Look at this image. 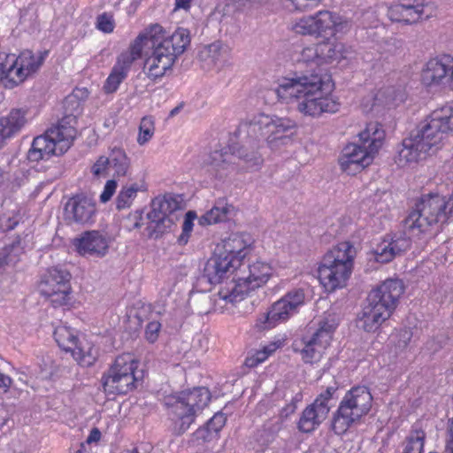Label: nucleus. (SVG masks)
Returning a JSON list of instances; mask_svg holds the SVG:
<instances>
[{
    "label": "nucleus",
    "instance_id": "f257e3e1",
    "mask_svg": "<svg viewBox=\"0 0 453 453\" xmlns=\"http://www.w3.org/2000/svg\"><path fill=\"white\" fill-rule=\"evenodd\" d=\"M307 70L291 79H284L275 89L282 103L296 102L297 111L304 116L319 117L322 113H334L340 104L328 96L333 89L331 77L323 73L318 45L303 49L298 58Z\"/></svg>",
    "mask_w": 453,
    "mask_h": 453
},
{
    "label": "nucleus",
    "instance_id": "f03ea898",
    "mask_svg": "<svg viewBox=\"0 0 453 453\" xmlns=\"http://www.w3.org/2000/svg\"><path fill=\"white\" fill-rule=\"evenodd\" d=\"M296 127V121L289 118L260 113L240 123L236 136L237 146L230 147L242 168L257 171L264 164L259 149L265 142L272 150L279 149L289 140L287 133Z\"/></svg>",
    "mask_w": 453,
    "mask_h": 453
},
{
    "label": "nucleus",
    "instance_id": "7ed1b4c3",
    "mask_svg": "<svg viewBox=\"0 0 453 453\" xmlns=\"http://www.w3.org/2000/svg\"><path fill=\"white\" fill-rule=\"evenodd\" d=\"M453 131V107L444 105L433 111L409 137L403 140L395 158L403 167L435 153L449 134Z\"/></svg>",
    "mask_w": 453,
    "mask_h": 453
},
{
    "label": "nucleus",
    "instance_id": "20e7f679",
    "mask_svg": "<svg viewBox=\"0 0 453 453\" xmlns=\"http://www.w3.org/2000/svg\"><path fill=\"white\" fill-rule=\"evenodd\" d=\"M140 37H142L140 42L142 50L144 41L151 43L152 52L144 63L148 77L151 80L162 78L168 71H171L177 58L190 44L188 29L179 27L173 35L165 36L163 27L158 24L151 25L136 38Z\"/></svg>",
    "mask_w": 453,
    "mask_h": 453
},
{
    "label": "nucleus",
    "instance_id": "39448f33",
    "mask_svg": "<svg viewBox=\"0 0 453 453\" xmlns=\"http://www.w3.org/2000/svg\"><path fill=\"white\" fill-rule=\"evenodd\" d=\"M453 217V194L449 197L439 194L421 196L415 209L404 220V228L413 236L430 233L438 224H444Z\"/></svg>",
    "mask_w": 453,
    "mask_h": 453
},
{
    "label": "nucleus",
    "instance_id": "423d86ee",
    "mask_svg": "<svg viewBox=\"0 0 453 453\" xmlns=\"http://www.w3.org/2000/svg\"><path fill=\"white\" fill-rule=\"evenodd\" d=\"M385 131L377 123H370L359 134L357 143L347 144L339 157L338 162L341 169L349 175H355L370 165L375 154L383 144Z\"/></svg>",
    "mask_w": 453,
    "mask_h": 453
},
{
    "label": "nucleus",
    "instance_id": "0eeeda50",
    "mask_svg": "<svg viewBox=\"0 0 453 453\" xmlns=\"http://www.w3.org/2000/svg\"><path fill=\"white\" fill-rule=\"evenodd\" d=\"M356 250L349 242H342L323 257L319 267V280L327 291L343 288L349 278Z\"/></svg>",
    "mask_w": 453,
    "mask_h": 453
},
{
    "label": "nucleus",
    "instance_id": "6e6552de",
    "mask_svg": "<svg viewBox=\"0 0 453 453\" xmlns=\"http://www.w3.org/2000/svg\"><path fill=\"white\" fill-rule=\"evenodd\" d=\"M247 268L249 271L247 276H240L237 280L234 278L220 288L215 299L217 310L223 312L224 309H227L228 304L234 306L242 301L251 290L266 283L273 272L269 264L259 260L248 265Z\"/></svg>",
    "mask_w": 453,
    "mask_h": 453
},
{
    "label": "nucleus",
    "instance_id": "1a4fd4ad",
    "mask_svg": "<svg viewBox=\"0 0 453 453\" xmlns=\"http://www.w3.org/2000/svg\"><path fill=\"white\" fill-rule=\"evenodd\" d=\"M73 116L63 118L58 123L47 130L44 134L35 137L27 152L30 162H38L50 158L51 156H60L72 146L77 131L72 126Z\"/></svg>",
    "mask_w": 453,
    "mask_h": 453
},
{
    "label": "nucleus",
    "instance_id": "9d476101",
    "mask_svg": "<svg viewBox=\"0 0 453 453\" xmlns=\"http://www.w3.org/2000/svg\"><path fill=\"white\" fill-rule=\"evenodd\" d=\"M372 395L365 386L351 388L342 399L337 411L333 415V430L341 434L354 423L368 414L372 405Z\"/></svg>",
    "mask_w": 453,
    "mask_h": 453
},
{
    "label": "nucleus",
    "instance_id": "9b49d317",
    "mask_svg": "<svg viewBox=\"0 0 453 453\" xmlns=\"http://www.w3.org/2000/svg\"><path fill=\"white\" fill-rule=\"evenodd\" d=\"M210 400V392L206 388L181 392L170 406L173 433L176 435L184 434L194 422L197 412L207 406Z\"/></svg>",
    "mask_w": 453,
    "mask_h": 453
},
{
    "label": "nucleus",
    "instance_id": "f8f14e48",
    "mask_svg": "<svg viewBox=\"0 0 453 453\" xmlns=\"http://www.w3.org/2000/svg\"><path fill=\"white\" fill-rule=\"evenodd\" d=\"M138 361L129 353L119 356L103 376L104 391L108 395H125L136 388L142 379L138 371Z\"/></svg>",
    "mask_w": 453,
    "mask_h": 453
},
{
    "label": "nucleus",
    "instance_id": "ddd939ff",
    "mask_svg": "<svg viewBox=\"0 0 453 453\" xmlns=\"http://www.w3.org/2000/svg\"><path fill=\"white\" fill-rule=\"evenodd\" d=\"M72 274L61 265L52 266L41 276L37 288L41 296L48 299L52 306L60 307L69 303Z\"/></svg>",
    "mask_w": 453,
    "mask_h": 453
},
{
    "label": "nucleus",
    "instance_id": "4468645a",
    "mask_svg": "<svg viewBox=\"0 0 453 453\" xmlns=\"http://www.w3.org/2000/svg\"><path fill=\"white\" fill-rule=\"evenodd\" d=\"M304 299L305 295L303 289L288 292L280 300L273 303L267 312L257 318L256 326L259 330H265L287 321L297 312L298 308L304 303Z\"/></svg>",
    "mask_w": 453,
    "mask_h": 453
},
{
    "label": "nucleus",
    "instance_id": "2eb2a0df",
    "mask_svg": "<svg viewBox=\"0 0 453 453\" xmlns=\"http://www.w3.org/2000/svg\"><path fill=\"white\" fill-rule=\"evenodd\" d=\"M48 51H39L35 54L32 50H26L19 56L8 53L9 64L14 71V78L9 76L6 81V89H12L22 84L30 75L35 73L42 65Z\"/></svg>",
    "mask_w": 453,
    "mask_h": 453
},
{
    "label": "nucleus",
    "instance_id": "dca6fc26",
    "mask_svg": "<svg viewBox=\"0 0 453 453\" xmlns=\"http://www.w3.org/2000/svg\"><path fill=\"white\" fill-rule=\"evenodd\" d=\"M341 26L342 17L325 10L300 19L294 29L302 35H334Z\"/></svg>",
    "mask_w": 453,
    "mask_h": 453
},
{
    "label": "nucleus",
    "instance_id": "f3484780",
    "mask_svg": "<svg viewBox=\"0 0 453 453\" xmlns=\"http://www.w3.org/2000/svg\"><path fill=\"white\" fill-rule=\"evenodd\" d=\"M421 81L426 87L453 88V58L445 55L428 60L422 70Z\"/></svg>",
    "mask_w": 453,
    "mask_h": 453
},
{
    "label": "nucleus",
    "instance_id": "a211bd4d",
    "mask_svg": "<svg viewBox=\"0 0 453 453\" xmlns=\"http://www.w3.org/2000/svg\"><path fill=\"white\" fill-rule=\"evenodd\" d=\"M141 39L135 38L127 50L122 52L117 58L116 64L105 81L104 90L107 94L115 92L119 84L127 78L133 63L141 58Z\"/></svg>",
    "mask_w": 453,
    "mask_h": 453
},
{
    "label": "nucleus",
    "instance_id": "6ab92c4d",
    "mask_svg": "<svg viewBox=\"0 0 453 453\" xmlns=\"http://www.w3.org/2000/svg\"><path fill=\"white\" fill-rule=\"evenodd\" d=\"M334 329L335 324L333 320L319 321L318 329L308 341L304 342V347L301 350L302 358L305 363L313 364L320 360L324 350L331 342Z\"/></svg>",
    "mask_w": 453,
    "mask_h": 453
},
{
    "label": "nucleus",
    "instance_id": "aec40b11",
    "mask_svg": "<svg viewBox=\"0 0 453 453\" xmlns=\"http://www.w3.org/2000/svg\"><path fill=\"white\" fill-rule=\"evenodd\" d=\"M403 291L404 286L402 280L388 279L368 294L367 301L375 302L380 304L384 311L392 314Z\"/></svg>",
    "mask_w": 453,
    "mask_h": 453
},
{
    "label": "nucleus",
    "instance_id": "412c9836",
    "mask_svg": "<svg viewBox=\"0 0 453 453\" xmlns=\"http://www.w3.org/2000/svg\"><path fill=\"white\" fill-rule=\"evenodd\" d=\"M77 252L83 257H104L109 251L110 240L97 230L86 231L74 241Z\"/></svg>",
    "mask_w": 453,
    "mask_h": 453
},
{
    "label": "nucleus",
    "instance_id": "4be33fe9",
    "mask_svg": "<svg viewBox=\"0 0 453 453\" xmlns=\"http://www.w3.org/2000/svg\"><path fill=\"white\" fill-rule=\"evenodd\" d=\"M238 268L241 267L236 265V260L220 253L214 254L204 265L203 278L211 284H219Z\"/></svg>",
    "mask_w": 453,
    "mask_h": 453
},
{
    "label": "nucleus",
    "instance_id": "5701e85b",
    "mask_svg": "<svg viewBox=\"0 0 453 453\" xmlns=\"http://www.w3.org/2000/svg\"><path fill=\"white\" fill-rule=\"evenodd\" d=\"M239 170L240 165L236 162V156L233 150H230V147L211 153L209 171L215 178L222 180L237 173Z\"/></svg>",
    "mask_w": 453,
    "mask_h": 453
},
{
    "label": "nucleus",
    "instance_id": "b1692460",
    "mask_svg": "<svg viewBox=\"0 0 453 453\" xmlns=\"http://www.w3.org/2000/svg\"><path fill=\"white\" fill-rule=\"evenodd\" d=\"M33 235L25 231L17 235L0 250V271L7 265H15L27 249L32 248Z\"/></svg>",
    "mask_w": 453,
    "mask_h": 453
},
{
    "label": "nucleus",
    "instance_id": "393cba45",
    "mask_svg": "<svg viewBox=\"0 0 453 453\" xmlns=\"http://www.w3.org/2000/svg\"><path fill=\"white\" fill-rule=\"evenodd\" d=\"M65 213L74 223H91L96 214V203L83 195L75 196L66 203Z\"/></svg>",
    "mask_w": 453,
    "mask_h": 453
},
{
    "label": "nucleus",
    "instance_id": "a878e982",
    "mask_svg": "<svg viewBox=\"0 0 453 453\" xmlns=\"http://www.w3.org/2000/svg\"><path fill=\"white\" fill-rule=\"evenodd\" d=\"M251 244V238L243 233H232L222 242V250L219 252L225 257L236 260L240 267L243 265L242 260L247 255V250Z\"/></svg>",
    "mask_w": 453,
    "mask_h": 453
},
{
    "label": "nucleus",
    "instance_id": "bb28decb",
    "mask_svg": "<svg viewBox=\"0 0 453 453\" xmlns=\"http://www.w3.org/2000/svg\"><path fill=\"white\" fill-rule=\"evenodd\" d=\"M392 314L378 303L367 301L358 316L359 327L365 332H375Z\"/></svg>",
    "mask_w": 453,
    "mask_h": 453
},
{
    "label": "nucleus",
    "instance_id": "cd10ccee",
    "mask_svg": "<svg viewBox=\"0 0 453 453\" xmlns=\"http://www.w3.org/2000/svg\"><path fill=\"white\" fill-rule=\"evenodd\" d=\"M294 403L287 405L281 411L279 416L273 417L263 425L262 428L257 432V440L263 445H268L273 442L279 433L284 427L285 418L296 411Z\"/></svg>",
    "mask_w": 453,
    "mask_h": 453
},
{
    "label": "nucleus",
    "instance_id": "c85d7f7f",
    "mask_svg": "<svg viewBox=\"0 0 453 453\" xmlns=\"http://www.w3.org/2000/svg\"><path fill=\"white\" fill-rule=\"evenodd\" d=\"M318 50L319 53L321 65L332 61H341L342 59L351 58L353 50L342 42H333L326 39L319 43Z\"/></svg>",
    "mask_w": 453,
    "mask_h": 453
},
{
    "label": "nucleus",
    "instance_id": "c756f323",
    "mask_svg": "<svg viewBox=\"0 0 453 453\" xmlns=\"http://www.w3.org/2000/svg\"><path fill=\"white\" fill-rule=\"evenodd\" d=\"M27 111L12 109L7 114L0 116V132L8 139L18 134L27 123Z\"/></svg>",
    "mask_w": 453,
    "mask_h": 453
},
{
    "label": "nucleus",
    "instance_id": "7c9ffc66",
    "mask_svg": "<svg viewBox=\"0 0 453 453\" xmlns=\"http://www.w3.org/2000/svg\"><path fill=\"white\" fill-rule=\"evenodd\" d=\"M147 220L143 234L149 239H158L172 225L169 217H165L152 209L147 214Z\"/></svg>",
    "mask_w": 453,
    "mask_h": 453
},
{
    "label": "nucleus",
    "instance_id": "2f4dec72",
    "mask_svg": "<svg viewBox=\"0 0 453 453\" xmlns=\"http://www.w3.org/2000/svg\"><path fill=\"white\" fill-rule=\"evenodd\" d=\"M233 209L225 198H219L210 211L199 218L198 222L202 226H207L226 221Z\"/></svg>",
    "mask_w": 453,
    "mask_h": 453
},
{
    "label": "nucleus",
    "instance_id": "473e14b6",
    "mask_svg": "<svg viewBox=\"0 0 453 453\" xmlns=\"http://www.w3.org/2000/svg\"><path fill=\"white\" fill-rule=\"evenodd\" d=\"M406 24H415L423 19H427L431 16V12H427L428 4L424 0H404L402 2Z\"/></svg>",
    "mask_w": 453,
    "mask_h": 453
},
{
    "label": "nucleus",
    "instance_id": "72a5a7b5",
    "mask_svg": "<svg viewBox=\"0 0 453 453\" xmlns=\"http://www.w3.org/2000/svg\"><path fill=\"white\" fill-rule=\"evenodd\" d=\"M226 53V49L219 42H215L206 46L200 53L199 58L204 63V69H211L220 65L224 61Z\"/></svg>",
    "mask_w": 453,
    "mask_h": 453
},
{
    "label": "nucleus",
    "instance_id": "f704fd0d",
    "mask_svg": "<svg viewBox=\"0 0 453 453\" xmlns=\"http://www.w3.org/2000/svg\"><path fill=\"white\" fill-rule=\"evenodd\" d=\"M54 338L63 350L65 352L74 351L79 341L75 331L66 326H58L54 331Z\"/></svg>",
    "mask_w": 453,
    "mask_h": 453
},
{
    "label": "nucleus",
    "instance_id": "c9c22d12",
    "mask_svg": "<svg viewBox=\"0 0 453 453\" xmlns=\"http://www.w3.org/2000/svg\"><path fill=\"white\" fill-rule=\"evenodd\" d=\"M139 191H144L142 185L137 182L127 183L123 185L116 197L115 204L118 211L129 208Z\"/></svg>",
    "mask_w": 453,
    "mask_h": 453
},
{
    "label": "nucleus",
    "instance_id": "e433bc0d",
    "mask_svg": "<svg viewBox=\"0 0 453 453\" xmlns=\"http://www.w3.org/2000/svg\"><path fill=\"white\" fill-rule=\"evenodd\" d=\"M325 419L326 418L320 416L313 407L308 405L301 414L297 423V428L302 433H311L317 429Z\"/></svg>",
    "mask_w": 453,
    "mask_h": 453
},
{
    "label": "nucleus",
    "instance_id": "4c0bfd02",
    "mask_svg": "<svg viewBox=\"0 0 453 453\" xmlns=\"http://www.w3.org/2000/svg\"><path fill=\"white\" fill-rule=\"evenodd\" d=\"M73 358L82 366H90L96 360L97 349L88 342L78 341L77 348L72 351Z\"/></svg>",
    "mask_w": 453,
    "mask_h": 453
},
{
    "label": "nucleus",
    "instance_id": "58836bf2",
    "mask_svg": "<svg viewBox=\"0 0 453 453\" xmlns=\"http://www.w3.org/2000/svg\"><path fill=\"white\" fill-rule=\"evenodd\" d=\"M110 167L114 170V175L125 176L130 167V160L126 152L119 148H114L110 156Z\"/></svg>",
    "mask_w": 453,
    "mask_h": 453
},
{
    "label": "nucleus",
    "instance_id": "ea45409f",
    "mask_svg": "<svg viewBox=\"0 0 453 453\" xmlns=\"http://www.w3.org/2000/svg\"><path fill=\"white\" fill-rule=\"evenodd\" d=\"M336 390L337 388L335 387H328L325 391L321 392L316 397L311 404H310L316 411L320 414V416L324 417L325 418H326L328 416L331 409L329 402L332 400L333 395Z\"/></svg>",
    "mask_w": 453,
    "mask_h": 453
},
{
    "label": "nucleus",
    "instance_id": "a19ab883",
    "mask_svg": "<svg viewBox=\"0 0 453 453\" xmlns=\"http://www.w3.org/2000/svg\"><path fill=\"white\" fill-rule=\"evenodd\" d=\"M403 95L401 91L394 87L380 88L374 95V105H389L396 101H402Z\"/></svg>",
    "mask_w": 453,
    "mask_h": 453
},
{
    "label": "nucleus",
    "instance_id": "79ce46f5",
    "mask_svg": "<svg viewBox=\"0 0 453 453\" xmlns=\"http://www.w3.org/2000/svg\"><path fill=\"white\" fill-rule=\"evenodd\" d=\"M426 434L421 429H413L406 439L403 453H423Z\"/></svg>",
    "mask_w": 453,
    "mask_h": 453
},
{
    "label": "nucleus",
    "instance_id": "37998d69",
    "mask_svg": "<svg viewBox=\"0 0 453 453\" xmlns=\"http://www.w3.org/2000/svg\"><path fill=\"white\" fill-rule=\"evenodd\" d=\"M179 208L178 201L173 196H164L163 198H155L151 203V209L165 217Z\"/></svg>",
    "mask_w": 453,
    "mask_h": 453
},
{
    "label": "nucleus",
    "instance_id": "c03bdc74",
    "mask_svg": "<svg viewBox=\"0 0 453 453\" xmlns=\"http://www.w3.org/2000/svg\"><path fill=\"white\" fill-rule=\"evenodd\" d=\"M155 132V121L151 116H145L142 119L139 127V134L137 142L140 145L147 143L153 136Z\"/></svg>",
    "mask_w": 453,
    "mask_h": 453
},
{
    "label": "nucleus",
    "instance_id": "a18cd8bd",
    "mask_svg": "<svg viewBox=\"0 0 453 453\" xmlns=\"http://www.w3.org/2000/svg\"><path fill=\"white\" fill-rule=\"evenodd\" d=\"M388 241L383 240L379 243L372 251L373 258L376 262L380 264H387L391 262L395 255Z\"/></svg>",
    "mask_w": 453,
    "mask_h": 453
},
{
    "label": "nucleus",
    "instance_id": "49530a36",
    "mask_svg": "<svg viewBox=\"0 0 453 453\" xmlns=\"http://www.w3.org/2000/svg\"><path fill=\"white\" fill-rule=\"evenodd\" d=\"M411 234H410L409 232L405 229V234L403 235H395L390 241H388L393 251H395L394 253L395 257L403 255L404 252L411 249ZM412 237L414 236L412 235Z\"/></svg>",
    "mask_w": 453,
    "mask_h": 453
},
{
    "label": "nucleus",
    "instance_id": "de8ad7c7",
    "mask_svg": "<svg viewBox=\"0 0 453 453\" xmlns=\"http://www.w3.org/2000/svg\"><path fill=\"white\" fill-rule=\"evenodd\" d=\"M21 216L18 211L4 212L0 217V228L4 232L11 231L19 224Z\"/></svg>",
    "mask_w": 453,
    "mask_h": 453
},
{
    "label": "nucleus",
    "instance_id": "09e8293b",
    "mask_svg": "<svg viewBox=\"0 0 453 453\" xmlns=\"http://www.w3.org/2000/svg\"><path fill=\"white\" fill-rule=\"evenodd\" d=\"M196 219V213L193 211H188L184 219V222L182 225V233L178 238V242L180 245H185L188 242V238L190 236V233L192 232L194 220Z\"/></svg>",
    "mask_w": 453,
    "mask_h": 453
},
{
    "label": "nucleus",
    "instance_id": "8fccbe9b",
    "mask_svg": "<svg viewBox=\"0 0 453 453\" xmlns=\"http://www.w3.org/2000/svg\"><path fill=\"white\" fill-rule=\"evenodd\" d=\"M13 73L11 64H9L8 53L0 52V82L3 83L4 88H6V81H8L9 75L15 80Z\"/></svg>",
    "mask_w": 453,
    "mask_h": 453
},
{
    "label": "nucleus",
    "instance_id": "3c124183",
    "mask_svg": "<svg viewBox=\"0 0 453 453\" xmlns=\"http://www.w3.org/2000/svg\"><path fill=\"white\" fill-rule=\"evenodd\" d=\"M276 347L275 344H273V348L271 347H265L263 352H257L256 355L248 357L245 359V365L248 367H255L261 362H263L271 353H273L275 350Z\"/></svg>",
    "mask_w": 453,
    "mask_h": 453
},
{
    "label": "nucleus",
    "instance_id": "603ef678",
    "mask_svg": "<svg viewBox=\"0 0 453 453\" xmlns=\"http://www.w3.org/2000/svg\"><path fill=\"white\" fill-rule=\"evenodd\" d=\"M96 27L104 33H111L114 29V20L111 14L104 12L97 17Z\"/></svg>",
    "mask_w": 453,
    "mask_h": 453
},
{
    "label": "nucleus",
    "instance_id": "864d4df0",
    "mask_svg": "<svg viewBox=\"0 0 453 453\" xmlns=\"http://www.w3.org/2000/svg\"><path fill=\"white\" fill-rule=\"evenodd\" d=\"M388 17L394 22L406 24V18L402 3L391 5L388 10Z\"/></svg>",
    "mask_w": 453,
    "mask_h": 453
},
{
    "label": "nucleus",
    "instance_id": "5fc2aeb1",
    "mask_svg": "<svg viewBox=\"0 0 453 453\" xmlns=\"http://www.w3.org/2000/svg\"><path fill=\"white\" fill-rule=\"evenodd\" d=\"M226 417L222 412L216 413L208 422V429L214 432H219L225 426Z\"/></svg>",
    "mask_w": 453,
    "mask_h": 453
},
{
    "label": "nucleus",
    "instance_id": "6e6d98bb",
    "mask_svg": "<svg viewBox=\"0 0 453 453\" xmlns=\"http://www.w3.org/2000/svg\"><path fill=\"white\" fill-rule=\"evenodd\" d=\"M108 167H110V159L108 157L102 156L93 165L91 172L96 176H100L106 173Z\"/></svg>",
    "mask_w": 453,
    "mask_h": 453
},
{
    "label": "nucleus",
    "instance_id": "4d7b16f0",
    "mask_svg": "<svg viewBox=\"0 0 453 453\" xmlns=\"http://www.w3.org/2000/svg\"><path fill=\"white\" fill-rule=\"evenodd\" d=\"M161 324L158 321H151L147 324L145 337L150 342H155L158 337Z\"/></svg>",
    "mask_w": 453,
    "mask_h": 453
},
{
    "label": "nucleus",
    "instance_id": "13d9d810",
    "mask_svg": "<svg viewBox=\"0 0 453 453\" xmlns=\"http://www.w3.org/2000/svg\"><path fill=\"white\" fill-rule=\"evenodd\" d=\"M143 225L142 216L139 211L130 213L127 219L126 228L128 231L139 229Z\"/></svg>",
    "mask_w": 453,
    "mask_h": 453
},
{
    "label": "nucleus",
    "instance_id": "bf43d9fd",
    "mask_svg": "<svg viewBox=\"0 0 453 453\" xmlns=\"http://www.w3.org/2000/svg\"><path fill=\"white\" fill-rule=\"evenodd\" d=\"M117 181L114 180H109L104 185V191L100 196V201L102 203H107L111 200L117 188Z\"/></svg>",
    "mask_w": 453,
    "mask_h": 453
},
{
    "label": "nucleus",
    "instance_id": "052dcab7",
    "mask_svg": "<svg viewBox=\"0 0 453 453\" xmlns=\"http://www.w3.org/2000/svg\"><path fill=\"white\" fill-rule=\"evenodd\" d=\"M446 449L449 453H453V418L449 424Z\"/></svg>",
    "mask_w": 453,
    "mask_h": 453
},
{
    "label": "nucleus",
    "instance_id": "680f3d73",
    "mask_svg": "<svg viewBox=\"0 0 453 453\" xmlns=\"http://www.w3.org/2000/svg\"><path fill=\"white\" fill-rule=\"evenodd\" d=\"M11 385L12 379L9 376L0 372V392H7Z\"/></svg>",
    "mask_w": 453,
    "mask_h": 453
},
{
    "label": "nucleus",
    "instance_id": "e2e57ef3",
    "mask_svg": "<svg viewBox=\"0 0 453 453\" xmlns=\"http://www.w3.org/2000/svg\"><path fill=\"white\" fill-rule=\"evenodd\" d=\"M399 335L401 339L399 341L398 345L400 348H405L411 339V334L408 330H403L400 332Z\"/></svg>",
    "mask_w": 453,
    "mask_h": 453
},
{
    "label": "nucleus",
    "instance_id": "0e129e2a",
    "mask_svg": "<svg viewBox=\"0 0 453 453\" xmlns=\"http://www.w3.org/2000/svg\"><path fill=\"white\" fill-rule=\"evenodd\" d=\"M100 438H101V432L99 431L98 428L95 427L93 428L90 433H89V435L88 436L86 441L90 444L92 442H97L100 441Z\"/></svg>",
    "mask_w": 453,
    "mask_h": 453
},
{
    "label": "nucleus",
    "instance_id": "69168bd1",
    "mask_svg": "<svg viewBox=\"0 0 453 453\" xmlns=\"http://www.w3.org/2000/svg\"><path fill=\"white\" fill-rule=\"evenodd\" d=\"M192 0H175L176 8L188 10L190 8V4Z\"/></svg>",
    "mask_w": 453,
    "mask_h": 453
},
{
    "label": "nucleus",
    "instance_id": "338daca9",
    "mask_svg": "<svg viewBox=\"0 0 453 453\" xmlns=\"http://www.w3.org/2000/svg\"><path fill=\"white\" fill-rule=\"evenodd\" d=\"M234 3L238 4L240 6H245L248 3H264L266 0H234Z\"/></svg>",
    "mask_w": 453,
    "mask_h": 453
},
{
    "label": "nucleus",
    "instance_id": "774afa93",
    "mask_svg": "<svg viewBox=\"0 0 453 453\" xmlns=\"http://www.w3.org/2000/svg\"><path fill=\"white\" fill-rule=\"evenodd\" d=\"M8 139L0 132V150L7 144Z\"/></svg>",
    "mask_w": 453,
    "mask_h": 453
}]
</instances>
